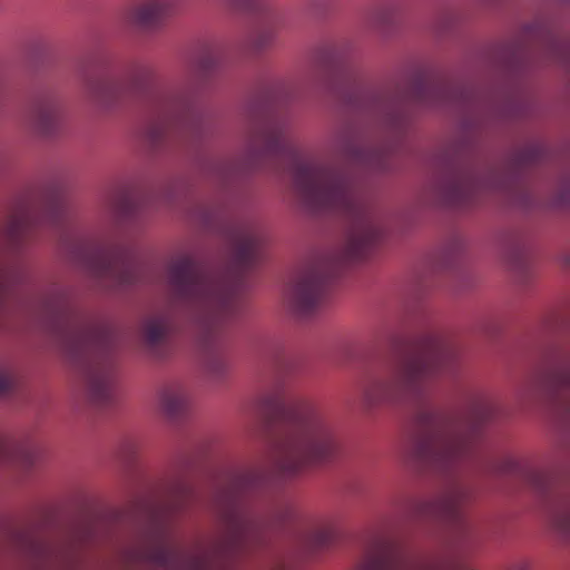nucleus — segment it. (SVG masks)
<instances>
[{
  "instance_id": "obj_1",
  "label": "nucleus",
  "mask_w": 570,
  "mask_h": 570,
  "mask_svg": "<svg viewBox=\"0 0 570 570\" xmlns=\"http://www.w3.org/2000/svg\"><path fill=\"white\" fill-rule=\"evenodd\" d=\"M253 163L285 161L302 204L313 212H332L350 222L347 255L364 258L382 237L380 218L345 167L303 157L288 137L283 121L269 111L254 114L247 134Z\"/></svg>"
},
{
  "instance_id": "obj_2",
  "label": "nucleus",
  "mask_w": 570,
  "mask_h": 570,
  "mask_svg": "<svg viewBox=\"0 0 570 570\" xmlns=\"http://www.w3.org/2000/svg\"><path fill=\"white\" fill-rule=\"evenodd\" d=\"M43 318L63 356L82 375L90 401L97 406L111 403L116 347L112 330L78 313L65 297L48 302Z\"/></svg>"
},
{
  "instance_id": "obj_3",
  "label": "nucleus",
  "mask_w": 570,
  "mask_h": 570,
  "mask_svg": "<svg viewBox=\"0 0 570 570\" xmlns=\"http://www.w3.org/2000/svg\"><path fill=\"white\" fill-rule=\"evenodd\" d=\"M89 97L105 108H112L126 100H146L148 119L145 139L153 147L171 135L196 140L204 131V115L194 97L185 90H167L155 86L147 75L139 73L128 81L95 78L87 82Z\"/></svg>"
},
{
  "instance_id": "obj_4",
  "label": "nucleus",
  "mask_w": 570,
  "mask_h": 570,
  "mask_svg": "<svg viewBox=\"0 0 570 570\" xmlns=\"http://www.w3.org/2000/svg\"><path fill=\"white\" fill-rule=\"evenodd\" d=\"M258 411L267 419L283 417L284 428L271 445V459L284 475L332 459L338 440L330 415L306 401H287L279 392L262 395Z\"/></svg>"
},
{
  "instance_id": "obj_5",
  "label": "nucleus",
  "mask_w": 570,
  "mask_h": 570,
  "mask_svg": "<svg viewBox=\"0 0 570 570\" xmlns=\"http://www.w3.org/2000/svg\"><path fill=\"white\" fill-rule=\"evenodd\" d=\"M167 286L171 304L191 318L199 331L202 345L212 350L219 324L234 313L230 284L210 275L195 257L184 255L169 264ZM206 368L213 377H222L227 361L220 352L209 351Z\"/></svg>"
},
{
  "instance_id": "obj_6",
  "label": "nucleus",
  "mask_w": 570,
  "mask_h": 570,
  "mask_svg": "<svg viewBox=\"0 0 570 570\" xmlns=\"http://www.w3.org/2000/svg\"><path fill=\"white\" fill-rule=\"evenodd\" d=\"M456 358V350L449 341L430 334L417 346L400 355L386 377L366 384L364 401L370 406L415 402L430 381L452 371Z\"/></svg>"
},
{
  "instance_id": "obj_7",
  "label": "nucleus",
  "mask_w": 570,
  "mask_h": 570,
  "mask_svg": "<svg viewBox=\"0 0 570 570\" xmlns=\"http://www.w3.org/2000/svg\"><path fill=\"white\" fill-rule=\"evenodd\" d=\"M490 413V407L481 403L474 417L462 422L433 409H423L416 415L410 443L412 458L434 472L450 471L472 454L481 435V426Z\"/></svg>"
},
{
  "instance_id": "obj_8",
  "label": "nucleus",
  "mask_w": 570,
  "mask_h": 570,
  "mask_svg": "<svg viewBox=\"0 0 570 570\" xmlns=\"http://www.w3.org/2000/svg\"><path fill=\"white\" fill-rule=\"evenodd\" d=\"M440 199L453 207H465L474 204L484 193L501 191L524 209L564 208L570 205V186H561L547 202L515 177H502L492 173L487 177L479 176L474 170L456 164H449L442 171L436 184Z\"/></svg>"
},
{
  "instance_id": "obj_9",
  "label": "nucleus",
  "mask_w": 570,
  "mask_h": 570,
  "mask_svg": "<svg viewBox=\"0 0 570 570\" xmlns=\"http://www.w3.org/2000/svg\"><path fill=\"white\" fill-rule=\"evenodd\" d=\"M262 482L259 471L237 473L230 488L217 499V514L220 524V539L215 553L233 556L245 551L259 537V525L248 513L243 494L257 488Z\"/></svg>"
},
{
  "instance_id": "obj_10",
  "label": "nucleus",
  "mask_w": 570,
  "mask_h": 570,
  "mask_svg": "<svg viewBox=\"0 0 570 570\" xmlns=\"http://www.w3.org/2000/svg\"><path fill=\"white\" fill-rule=\"evenodd\" d=\"M80 262L92 277L111 288L135 285L142 279L144 266L136 249L129 245L87 246Z\"/></svg>"
},
{
  "instance_id": "obj_11",
  "label": "nucleus",
  "mask_w": 570,
  "mask_h": 570,
  "mask_svg": "<svg viewBox=\"0 0 570 570\" xmlns=\"http://www.w3.org/2000/svg\"><path fill=\"white\" fill-rule=\"evenodd\" d=\"M144 562L168 570H210L213 556L198 548L188 552L171 540L163 524L157 525L155 537L137 556Z\"/></svg>"
},
{
  "instance_id": "obj_12",
  "label": "nucleus",
  "mask_w": 570,
  "mask_h": 570,
  "mask_svg": "<svg viewBox=\"0 0 570 570\" xmlns=\"http://www.w3.org/2000/svg\"><path fill=\"white\" fill-rule=\"evenodd\" d=\"M330 276L320 265L302 271L293 281L287 302L297 316L306 317L314 314L323 303Z\"/></svg>"
},
{
  "instance_id": "obj_13",
  "label": "nucleus",
  "mask_w": 570,
  "mask_h": 570,
  "mask_svg": "<svg viewBox=\"0 0 570 570\" xmlns=\"http://www.w3.org/2000/svg\"><path fill=\"white\" fill-rule=\"evenodd\" d=\"M527 482L546 501L547 520L560 537L570 539V495L556 488L550 474L539 470L522 472Z\"/></svg>"
},
{
  "instance_id": "obj_14",
  "label": "nucleus",
  "mask_w": 570,
  "mask_h": 570,
  "mask_svg": "<svg viewBox=\"0 0 570 570\" xmlns=\"http://www.w3.org/2000/svg\"><path fill=\"white\" fill-rule=\"evenodd\" d=\"M356 570H443L441 564L411 556L390 543H382Z\"/></svg>"
},
{
  "instance_id": "obj_15",
  "label": "nucleus",
  "mask_w": 570,
  "mask_h": 570,
  "mask_svg": "<svg viewBox=\"0 0 570 570\" xmlns=\"http://www.w3.org/2000/svg\"><path fill=\"white\" fill-rule=\"evenodd\" d=\"M228 240L235 262L240 269H249L261 259L264 237L252 222L234 223L228 229Z\"/></svg>"
},
{
  "instance_id": "obj_16",
  "label": "nucleus",
  "mask_w": 570,
  "mask_h": 570,
  "mask_svg": "<svg viewBox=\"0 0 570 570\" xmlns=\"http://www.w3.org/2000/svg\"><path fill=\"white\" fill-rule=\"evenodd\" d=\"M471 498L472 491L469 487L454 483L431 507L421 504L416 509L420 513H434L449 522L463 525V508L470 502Z\"/></svg>"
},
{
  "instance_id": "obj_17",
  "label": "nucleus",
  "mask_w": 570,
  "mask_h": 570,
  "mask_svg": "<svg viewBox=\"0 0 570 570\" xmlns=\"http://www.w3.org/2000/svg\"><path fill=\"white\" fill-rule=\"evenodd\" d=\"M533 389L557 399L570 411V363L561 361L544 370L533 382Z\"/></svg>"
},
{
  "instance_id": "obj_18",
  "label": "nucleus",
  "mask_w": 570,
  "mask_h": 570,
  "mask_svg": "<svg viewBox=\"0 0 570 570\" xmlns=\"http://www.w3.org/2000/svg\"><path fill=\"white\" fill-rule=\"evenodd\" d=\"M174 325L166 314L147 320L142 325V341L147 351L157 358L167 356Z\"/></svg>"
},
{
  "instance_id": "obj_19",
  "label": "nucleus",
  "mask_w": 570,
  "mask_h": 570,
  "mask_svg": "<svg viewBox=\"0 0 570 570\" xmlns=\"http://www.w3.org/2000/svg\"><path fill=\"white\" fill-rule=\"evenodd\" d=\"M522 37L527 42L547 47L562 63L570 67V42L564 45L546 20L538 19L525 26Z\"/></svg>"
},
{
  "instance_id": "obj_20",
  "label": "nucleus",
  "mask_w": 570,
  "mask_h": 570,
  "mask_svg": "<svg viewBox=\"0 0 570 570\" xmlns=\"http://www.w3.org/2000/svg\"><path fill=\"white\" fill-rule=\"evenodd\" d=\"M177 0H140L132 9L131 17L144 28H157L171 13Z\"/></svg>"
},
{
  "instance_id": "obj_21",
  "label": "nucleus",
  "mask_w": 570,
  "mask_h": 570,
  "mask_svg": "<svg viewBox=\"0 0 570 570\" xmlns=\"http://www.w3.org/2000/svg\"><path fill=\"white\" fill-rule=\"evenodd\" d=\"M30 121L40 135H52L60 122V108L57 100L52 97L38 99L32 107Z\"/></svg>"
},
{
  "instance_id": "obj_22",
  "label": "nucleus",
  "mask_w": 570,
  "mask_h": 570,
  "mask_svg": "<svg viewBox=\"0 0 570 570\" xmlns=\"http://www.w3.org/2000/svg\"><path fill=\"white\" fill-rule=\"evenodd\" d=\"M459 90L444 80L420 82L413 94L415 101L422 105H446L458 99Z\"/></svg>"
},
{
  "instance_id": "obj_23",
  "label": "nucleus",
  "mask_w": 570,
  "mask_h": 570,
  "mask_svg": "<svg viewBox=\"0 0 570 570\" xmlns=\"http://www.w3.org/2000/svg\"><path fill=\"white\" fill-rule=\"evenodd\" d=\"M159 402L163 412L167 416L176 419L183 415L188 409L189 396L184 386L171 385L161 392Z\"/></svg>"
},
{
  "instance_id": "obj_24",
  "label": "nucleus",
  "mask_w": 570,
  "mask_h": 570,
  "mask_svg": "<svg viewBox=\"0 0 570 570\" xmlns=\"http://www.w3.org/2000/svg\"><path fill=\"white\" fill-rule=\"evenodd\" d=\"M544 150L539 145L528 146L515 154L512 159L511 168L513 176L528 167L540 164L543 160Z\"/></svg>"
},
{
  "instance_id": "obj_25",
  "label": "nucleus",
  "mask_w": 570,
  "mask_h": 570,
  "mask_svg": "<svg viewBox=\"0 0 570 570\" xmlns=\"http://www.w3.org/2000/svg\"><path fill=\"white\" fill-rule=\"evenodd\" d=\"M345 157L351 164L355 166L374 168L379 166V163L382 158V153H372L355 146H351L346 150Z\"/></svg>"
},
{
  "instance_id": "obj_26",
  "label": "nucleus",
  "mask_w": 570,
  "mask_h": 570,
  "mask_svg": "<svg viewBox=\"0 0 570 570\" xmlns=\"http://www.w3.org/2000/svg\"><path fill=\"white\" fill-rule=\"evenodd\" d=\"M396 18V9L392 4H380L370 17L371 23L377 28H387L394 23Z\"/></svg>"
},
{
  "instance_id": "obj_27",
  "label": "nucleus",
  "mask_w": 570,
  "mask_h": 570,
  "mask_svg": "<svg viewBox=\"0 0 570 570\" xmlns=\"http://www.w3.org/2000/svg\"><path fill=\"white\" fill-rule=\"evenodd\" d=\"M336 531L332 527H322L316 529L309 538V543L315 550H324L334 544L336 541Z\"/></svg>"
},
{
  "instance_id": "obj_28",
  "label": "nucleus",
  "mask_w": 570,
  "mask_h": 570,
  "mask_svg": "<svg viewBox=\"0 0 570 570\" xmlns=\"http://www.w3.org/2000/svg\"><path fill=\"white\" fill-rule=\"evenodd\" d=\"M338 65V56L334 48L324 49L317 57L316 68L323 73H332Z\"/></svg>"
},
{
  "instance_id": "obj_29",
  "label": "nucleus",
  "mask_w": 570,
  "mask_h": 570,
  "mask_svg": "<svg viewBox=\"0 0 570 570\" xmlns=\"http://www.w3.org/2000/svg\"><path fill=\"white\" fill-rule=\"evenodd\" d=\"M30 225V217L23 213L20 216L13 217L8 227V234L11 239L20 240L24 237Z\"/></svg>"
},
{
  "instance_id": "obj_30",
  "label": "nucleus",
  "mask_w": 570,
  "mask_h": 570,
  "mask_svg": "<svg viewBox=\"0 0 570 570\" xmlns=\"http://www.w3.org/2000/svg\"><path fill=\"white\" fill-rule=\"evenodd\" d=\"M217 63L216 55L212 51H206L198 59L195 69L199 77L205 78L216 68Z\"/></svg>"
},
{
  "instance_id": "obj_31",
  "label": "nucleus",
  "mask_w": 570,
  "mask_h": 570,
  "mask_svg": "<svg viewBox=\"0 0 570 570\" xmlns=\"http://www.w3.org/2000/svg\"><path fill=\"white\" fill-rule=\"evenodd\" d=\"M66 215L67 208L65 202L60 198L55 199L48 212L49 223L55 227H59L63 223Z\"/></svg>"
},
{
  "instance_id": "obj_32",
  "label": "nucleus",
  "mask_w": 570,
  "mask_h": 570,
  "mask_svg": "<svg viewBox=\"0 0 570 570\" xmlns=\"http://www.w3.org/2000/svg\"><path fill=\"white\" fill-rule=\"evenodd\" d=\"M386 125L396 132H403L406 127V117L395 108L389 109L385 115Z\"/></svg>"
},
{
  "instance_id": "obj_33",
  "label": "nucleus",
  "mask_w": 570,
  "mask_h": 570,
  "mask_svg": "<svg viewBox=\"0 0 570 570\" xmlns=\"http://www.w3.org/2000/svg\"><path fill=\"white\" fill-rule=\"evenodd\" d=\"M236 7L248 12H263L266 10V0H232Z\"/></svg>"
},
{
  "instance_id": "obj_34",
  "label": "nucleus",
  "mask_w": 570,
  "mask_h": 570,
  "mask_svg": "<svg viewBox=\"0 0 570 570\" xmlns=\"http://www.w3.org/2000/svg\"><path fill=\"white\" fill-rule=\"evenodd\" d=\"M139 450V443L136 439L128 438L125 439L120 444V455L127 460L130 461L135 458Z\"/></svg>"
},
{
  "instance_id": "obj_35",
  "label": "nucleus",
  "mask_w": 570,
  "mask_h": 570,
  "mask_svg": "<svg viewBox=\"0 0 570 570\" xmlns=\"http://www.w3.org/2000/svg\"><path fill=\"white\" fill-rule=\"evenodd\" d=\"M173 491L177 499L180 501L188 500L194 495L190 484L184 480L177 481V483L174 485Z\"/></svg>"
},
{
  "instance_id": "obj_36",
  "label": "nucleus",
  "mask_w": 570,
  "mask_h": 570,
  "mask_svg": "<svg viewBox=\"0 0 570 570\" xmlns=\"http://www.w3.org/2000/svg\"><path fill=\"white\" fill-rule=\"evenodd\" d=\"M13 385L14 379L12 374L7 370L0 371V394L9 392L11 389H13Z\"/></svg>"
},
{
  "instance_id": "obj_37",
  "label": "nucleus",
  "mask_w": 570,
  "mask_h": 570,
  "mask_svg": "<svg viewBox=\"0 0 570 570\" xmlns=\"http://www.w3.org/2000/svg\"><path fill=\"white\" fill-rule=\"evenodd\" d=\"M11 445L9 442L2 438H0V462H4L9 459L11 454Z\"/></svg>"
},
{
  "instance_id": "obj_38",
  "label": "nucleus",
  "mask_w": 570,
  "mask_h": 570,
  "mask_svg": "<svg viewBox=\"0 0 570 570\" xmlns=\"http://www.w3.org/2000/svg\"><path fill=\"white\" fill-rule=\"evenodd\" d=\"M511 264L515 271L523 272L528 269V262L523 254H520L517 258H514Z\"/></svg>"
},
{
  "instance_id": "obj_39",
  "label": "nucleus",
  "mask_w": 570,
  "mask_h": 570,
  "mask_svg": "<svg viewBox=\"0 0 570 570\" xmlns=\"http://www.w3.org/2000/svg\"><path fill=\"white\" fill-rule=\"evenodd\" d=\"M518 470H519V466L517 465V463H514V462H510L509 463V471L510 472H515Z\"/></svg>"
},
{
  "instance_id": "obj_40",
  "label": "nucleus",
  "mask_w": 570,
  "mask_h": 570,
  "mask_svg": "<svg viewBox=\"0 0 570 570\" xmlns=\"http://www.w3.org/2000/svg\"><path fill=\"white\" fill-rule=\"evenodd\" d=\"M267 43H268V40L263 39L259 41L258 46L263 47V46H266Z\"/></svg>"
}]
</instances>
